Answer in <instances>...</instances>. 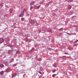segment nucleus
I'll use <instances>...</instances> for the list:
<instances>
[{
    "instance_id": "19",
    "label": "nucleus",
    "mask_w": 78,
    "mask_h": 78,
    "mask_svg": "<svg viewBox=\"0 0 78 78\" xmlns=\"http://www.w3.org/2000/svg\"><path fill=\"white\" fill-rule=\"evenodd\" d=\"M14 60V59H13L12 60L10 61V62H9V63H11V62H12V61Z\"/></svg>"
},
{
    "instance_id": "14",
    "label": "nucleus",
    "mask_w": 78,
    "mask_h": 78,
    "mask_svg": "<svg viewBox=\"0 0 78 78\" xmlns=\"http://www.w3.org/2000/svg\"><path fill=\"white\" fill-rule=\"evenodd\" d=\"M9 69H6V72H9Z\"/></svg>"
},
{
    "instance_id": "2",
    "label": "nucleus",
    "mask_w": 78,
    "mask_h": 78,
    "mask_svg": "<svg viewBox=\"0 0 78 78\" xmlns=\"http://www.w3.org/2000/svg\"><path fill=\"white\" fill-rule=\"evenodd\" d=\"M35 23V21L34 20H32L30 22V23H31V24H34Z\"/></svg>"
},
{
    "instance_id": "30",
    "label": "nucleus",
    "mask_w": 78,
    "mask_h": 78,
    "mask_svg": "<svg viewBox=\"0 0 78 78\" xmlns=\"http://www.w3.org/2000/svg\"><path fill=\"white\" fill-rule=\"evenodd\" d=\"M39 73H40V74H42V73L41 72H38Z\"/></svg>"
},
{
    "instance_id": "32",
    "label": "nucleus",
    "mask_w": 78,
    "mask_h": 78,
    "mask_svg": "<svg viewBox=\"0 0 78 78\" xmlns=\"http://www.w3.org/2000/svg\"><path fill=\"white\" fill-rule=\"evenodd\" d=\"M64 57H67V58L69 57H66V56H64Z\"/></svg>"
},
{
    "instance_id": "13",
    "label": "nucleus",
    "mask_w": 78,
    "mask_h": 78,
    "mask_svg": "<svg viewBox=\"0 0 78 78\" xmlns=\"http://www.w3.org/2000/svg\"><path fill=\"white\" fill-rule=\"evenodd\" d=\"M27 11V10L25 9H24L23 10V12H25V11Z\"/></svg>"
},
{
    "instance_id": "31",
    "label": "nucleus",
    "mask_w": 78,
    "mask_h": 78,
    "mask_svg": "<svg viewBox=\"0 0 78 78\" xmlns=\"http://www.w3.org/2000/svg\"><path fill=\"white\" fill-rule=\"evenodd\" d=\"M15 66H16V64H15L14 65Z\"/></svg>"
},
{
    "instance_id": "1",
    "label": "nucleus",
    "mask_w": 78,
    "mask_h": 78,
    "mask_svg": "<svg viewBox=\"0 0 78 78\" xmlns=\"http://www.w3.org/2000/svg\"><path fill=\"white\" fill-rule=\"evenodd\" d=\"M4 40H3L2 38L0 39V43L1 44H2V43H3V42Z\"/></svg>"
},
{
    "instance_id": "21",
    "label": "nucleus",
    "mask_w": 78,
    "mask_h": 78,
    "mask_svg": "<svg viewBox=\"0 0 78 78\" xmlns=\"http://www.w3.org/2000/svg\"><path fill=\"white\" fill-rule=\"evenodd\" d=\"M21 20L22 21H23V20H24V18H21Z\"/></svg>"
},
{
    "instance_id": "7",
    "label": "nucleus",
    "mask_w": 78,
    "mask_h": 78,
    "mask_svg": "<svg viewBox=\"0 0 78 78\" xmlns=\"http://www.w3.org/2000/svg\"><path fill=\"white\" fill-rule=\"evenodd\" d=\"M34 3H35V2H32L30 3V5H34Z\"/></svg>"
},
{
    "instance_id": "9",
    "label": "nucleus",
    "mask_w": 78,
    "mask_h": 78,
    "mask_svg": "<svg viewBox=\"0 0 78 78\" xmlns=\"http://www.w3.org/2000/svg\"><path fill=\"white\" fill-rule=\"evenodd\" d=\"M12 9H10L9 12L10 13H12Z\"/></svg>"
},
{
    "instance_id": "4",
    "label": "nucleus",
    "mask_w": 78,
    "mask_h": 78,
    "mask_svg": "<svg viewBox=\"0 0 78 78\" xmlns=\"http://www.w3.org/2000/svg\"><path fill=\"white\" fill-rule=\"evenodd\" d=\"M13 51L12 50H9L8 51V54H9V53H12L13 52Z\"/></svg>"
},
{
    "instance_id": "20",
    "label": "nucleus",
    "mask_w": 78,
    "mask_h": 78,
    "mask_svg": "<svg viewBox=\"0 0 78 78\" xmlns=\"http://www.w3.org/2000/svg\"><path fill=\"white\" fill-rule=\"evenodd\" d=\"M62 30H63L62 28H60L59 29V31H62Z\"/></svg>"
},
{
    "instance_id": "5",
    "label": "nucleus",
    "mask_w": 78,
    "mask_h": 78,
    "mask_svg": "<svg viewBox=\"0 0 78 78\" xmlns=\"http://www.w3.org/2000/svg\"><path fill=\"white\" fill-rule=\"evenodd\" d=\"M72 8V6L70 5H69L68 6V9H70Z\"/></svg>"
},
{
    "instance_id": "17",
    "label": "nucleus",
    "mask_w": 78,
    "mask_h": 78,
    "mask_svg": "<svg viewBox=\"0 0 78 78\" xmlns=\"http://www.w3.org/2000/svg\"><path fill=\"white\" fill-rule=\"evenodd\" d=\"M56 71V69L52 71V72H53V73H55V72Z\"/></svg>"
},
{
    "instance_id": "34",
    "label": "nucleus",
    "mask_w": 78,
    "mask_h": 78,
    "mask_svg": "<svg viewBox=\"0 0 78 78\" xmlns=\"http://www.w3.org/2000/svg\"><path fill=\"white\" fill-rule=\"evenodd\" d=\"M73 46H75V44Z\"/></svg>"
},
{
    "instance_id": "3",
    "label": "nucleus",
    "mask_w": 78,
    "mask_h": 78,
    "mask_svg": "<svg viewBox=\"0 0 78 78\" xmlns=\"http://www.w3.org/2000/svg\"><path fill=\"white\" fill-rule=\"evenodd\" d=\"M40 6H41V5H40L38 6H35L34 7V8L35 9H39V8H40Z\"/></svg>"
},
{
    "instance_id": "29",
    "label": "nucleus",
    "mask_w": 78,
    "mask_h": 78,
    "mask_svg": "<svg viewBox=\"0 0 78 78\" xmlns=\"http://www.w3.org/2000/svg\"><path fill=\"white\" fill-rule=\"evenodd\" d=\"M40 69L41 71H43V70H44L43 69H41V68H40Z\"/></svg>"
},
{
    "instance_id": "6",
    "label": "nucleus",
    "mask_w": 78,
    "mask_h": 78,
    "mask_svg": "<svg viewBox=\"0 0 78 78\" xmlns=\"http://www.w3.org/2000/svg\"><path fill=\"white\" fill-rule=\"evenodd\" d=\"M23 15H24L23 13H22L20 14L19 16V17H23Z\"/></svg>"
},
{
    "instance_id": "24",
    "label": "nucleus",
    "mask_w": 78,
    "mask_h": 78,
    "mask_svg": "<svg viewBox=\"0 0 78 78\" xmlns=\"http://www.w3.org/2000/svg\"><path fill=\"white\" fill-rule=\"evenodd\" d=\"M73 1V0H69V2H71Z\"/></svg>"
},
{
    "instance_id": "8",
    "label": "nucleus",
    "mask_w": 78,
    "mask_h": 78,
    "mask_svg": "<svg viewBox=\"0 0 78 78\" xmlns=\"http://www.w3.org/2000/svg\"><path fill=\"white\" fill-rule=\"evenodd\" d=\"M56 63H54L53 65V66L54 67H56Z\"/></svg>"
},
{
    "instance_id": "11",
    "label": "nucleus",
    "mask_w": 78,
    "mask_h": 78,
    "mask_svg": "<svg viewBox=\"0 0 78 78\" xmlns=\"http://www.w3.org/2000/svg\"><path fill=\"white\" fill-rule=\"evenodd\" d=\"M20 53V51H17V52H16V54H19Z\"/></svg>"
},
{
    "instance_id": "33",
    "label": "nucleus",
    "mask_w": 78,
    "mask_h": 78,
    "mask_svg": "<svg viewBox=\"0 0 78 78\" xmlns=\"http://www.w3.org/2000/svg\"><path fill=\"white\" fill-rule=\"evenodd\" d=\"M4 16L5 17H6V15H5Z\"/></svg>"
},
{
    "instance_id": "23",
    "label": "nucleus",
    "mask_w": 78,
    "mask_h": 78,
    "mask_svg": "<svg viewBox=\"0 0 78 78\" xmlns=\"http://www.w3.org/2000/svg\"><path fill=\"white\" fill-rule=\"evenodd\" d=\"M78 41V40H77L76 41H75L74 42V43H76Z\"/></svg>"
},
{
    "instance_id": "16",
    "label": "nucleus",
    "mask_w": 78,
    "mask_h": 78,
    "mask_svg": "<svg viewBox=\"0 0 78 78\" xmlns=\"http://www.w3.org/2000/svg\"><path fill=\"white\" fill-rule=\"evenodd\" d=\"M0 74H1V75H3V71H2L0 73Z\"/></svg>"
},
{
    "instance_id": "15",
    "label": "nucleus",
    "mask_w": 78,
    "mask_h": 78,
    "mask_svg": "<svg viewBox=\"0 0 78 78\" xmlns=\"http://www.w3.org/2000/svg\"><path fill=\"white\" fill-rule=\"evenodd\" d=\"M0 67H4L3 65V64H1L0 65Z\"/></svg>"
},
{
    "instance_id": "25",
    "label": "nucleus",
    "mask_w": 78,
    "mask_h": 78,
    "mask_svg": "<svg viewBox=\"0 0 78 78\" xmlns=\"http://www.w3.org/2000/svg\"><path fill=\"white\" fill-rule=\"evenodd\" d=\"M38 31H39V33H41V29L39 30Z\"/></svg>"
},
{
    "instance_id": "26",
    "label": "nucleus",
    "mask_w": 78,
    "mask_h": 78,
    "mask_svg": "<svg viewBox=\"0 0 78 78\" xmlns=\"http://www.w3.org/2000/svg\"><path fill=\"white\" fill-rule=\"evenodd\" d=\"M33 8V6H32L30 7V9H32Z\"/></svg>"
},
{
    "instance_id": "12",
    "label": "nucleus",
    "mask_w": 78,
    "mask_h": 78,
    "mask_svg": "<svg viewBox=\"0 0 78 78\" xmlns=\"http://www.w3.org/2000/svg\"><path fill=\"white\" fill-rule=\"evenodd\" d=\"M4 63L5 64H8V63L7 62H6V61H4Z\"/></svg>"
},
{
    "instance_id": "22",
    "label": "nucleus",
    "mask_w": 78,
    "mask_h": 78,
    "mask_svg": "<svg viewBox=\"0 0 78 78\" xmlns=\"http://www.w3.org/2000/svg\"><path fill=\"white\" fill-rule=\"evenodd\" d=\"M48 31L49 32H51V30L50 29V30H48Z\"/></svg>"
},
{
    "instance_id": "28",
    "label": "nucleus",
    "mask_w": 78,
    "mask_h": 78,
    "mask_svg": "<svg viewBox=\"0 0 78 78\" xmlns=\"http://www.w3.org/2000/svg\"><path fill=\"white\" fill-rule=\"evenodd\" d=\"M65 55H69V53H65Z\"/></svg>"
},
{
    "instance_id": "18",
    "label": "nucleus",
    "mask_w": 78,
    "mask_h": 78,
    "mask_svg": "<svg viewBox=\"0 0 78 78\" xmlns=\"http://www.w3.org/2000/svg\"><path fill=\"white\" fill-rule=\"evenodd\" d=\"M55 76H56V74H54L52 75V77H55Z\"/></svg>"
},
{
    "instance_id": "10",
    "label": "nucleus",
    "mask_w": 78,
    "mask_h": 78,
    "mask_svg": "<svg viewBox=\"0 0 78 78\" xmlns=\"http://www.w3.org/2000/svg\"><path fill=\"white\" fill-rule=\"evenodd\" d=\"M34 50V48H32V49L30 51V53H31L32 52V51H33Z\"/></svg>"
},
{
    "instance_id": "35",
    "label": "nucleus",
    "mask_w": 78,
    "mask_h": 78,
    "mask_svg": "<svg viewBox=\"0 0 78 78\" xmlns=\"http://www.w3.org/2000/svg\"><path fill=\"white\" fill-rule=\"evenodd\" d=\"M40 61H41V59H40Z\"/></svg>"
},
{
    "instance_id": "27",
    "label": "nucleus",
    "mask_w": 78,
    "mask_h": 78,
    "mask_svg": "<svg viewBox=\"0 0 78 78\" xmlns=\"http://www.w3.org/2000/svg\"><path fill=\"white\" fill-rule=\"evenodd\" d=\"M0 5V6H3V4L2 3Z\"/></svg>"
},
{
    "instance_id": "36",
    "label": "nucleus",
    "mask_w": 78,
    "mask_h": 78,
    "mask_svg": "<svg viewBox=\"0 0 78 78\" xmlns=\"http://www.w3.org/2000/svg\"><path fill=\"white\" fill-rule=\"evenodd\" d=\"M65 74H67V73H65Z\"/></svg>"
}]
</instances>
